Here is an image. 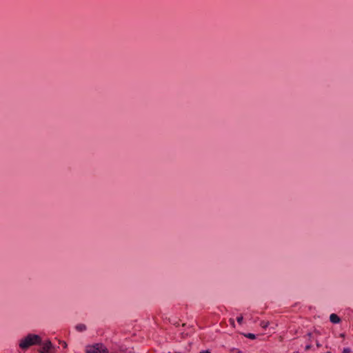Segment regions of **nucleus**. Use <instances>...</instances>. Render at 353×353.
I'll return each instance as SVG.
<instances>
[{
    "label": "nucleus",
    "instance_id": "20e7f679",
    "mask_svg": "<svg viewBox=\"0 0 353 353\" xmlns=\"http://www.w3.org/2000/svg\"><path fill=\"white\" fill-rule=\"evenodd\" d=\"M50 346H51L50 342L45 343L42 347L41 353H47L49 351Z\"/></svg>",
    "mask_w": 353,
    "mask_h": 353
},
{
    "label": "nucleus",
    "instance_id": "f03ea898",
    "mask_svg": "<svg viewBox=\"0 0 353 353\" xmlns=\"http://www.w3.org/2000/svg\"><path fill=\"white\" fill-rule=\"evenodd\" d=\"M86 353H108V350L102 343H95L86 346Z\"/></svg>",
    "mask_w": 353,
    "mask_h": 353
},
{
    "label": "nucleus",
    "instance_id": "423d86ee",
    "mask_svg": "<svg viewBox=\"0 0 353 353\" xmlns=\"http://www.w3.org/2000/svg\"><path fill=\"white\" fill-rule=\"evenodd\" d=\"M269 325V322L268 321H262L261 323H260V326L261 327H263V329H265L268 327Z\"/></svg>",
    "mask_w": 353,
    "mask_h": 353
},
{
    "label": "nucleus",
    "instance_id": "7ed1b4c3",
    "mask_svg": "<svg viewBox=\"0 0 353 353\" xmlns=\"http://www.w3.org/2000/svg\"><path fill=\"white\" fill-rule=\"evenodd\" d=\"M330 320L333 323H338L340 322V318L336 314H332L330 316Z\"/></svg>",
    "mask_w": 353,
    "mask_h": 353
},
{
    "label": "nucleus",
    "instance_id": "9b49d317",
    "mask_svg": "<svg viewBox=\"0 0 353 353\" xmlns=\"http://www.w3.org/2000/svg\"><path fill=\"white\" fill-rule=\"evenodd\" d=\"M200 353H210V352L209 351L206 350V351H202Z\"/></svg>",
    "mask_w": 353,
    "mask_h": 353
},
{
    "label": "nucleus",
    "instance_id": "9d476101",
    "mask_svg": "<svg viewBox=\"0 0 353 353\" xmlns=\"http://www.w3.org/2000/svg\"><path fill=\"white\" fill-rule=\"evenodd\" d=\"M231 324L234 326V321L232 319H230Z\"/></svg>",
    "mask_w": 353,
    "mask_h": 353
},
{
    "label": "nucleus",
    "instance_id": "39448f33",
    "mask_svg": "<svg viewBox=\"0 0 353 353\" xmlns=\"http://www.w3.org/2000/svg\"><path fill=\"white\" fill-rule=\"evenodd\" d=\"M76 329L79 332H83L85 330L86 327L84 324H79L76 326Z\"/></svg>",
    "mask_w": 353,
    "mask_h": 353
},
{
    "label": "nucleus",
    "instance_id": "f257e3e1",
    "mask_svg": "<svg viewBox=\"0 0 353 353\" xmlns=\"http://www.w3.org/2000/svg\"><path fill=\"white\" fill-rule=\"evenodd\" d=\"M40 342L41 338L39 336L36 334H28L21 341L19 346L21 349L26 350L31 345L38 344Z\"/></svg>",
    "mask_w": 353,
    "mask_h": 353
},
{
    "label": "nucleus",
    "instance_id": "1a4fd4ad",
    "mask_svg": "<svg viewBox=\"0 0 353 353\" xmlns=\"http://www.w3.org/2000/svg\"><path fill=\"white\" fill-rule=\"evenodd\" d=\"M343 353H351V350L349 347L344 348Z\"/></svg>",
    "mask_w": 353,
    "mask_h": 353
},
{
    "label": "nucleus",
    "instance_id": "0eeeda50",
    "mask_svg": "<svg viewBox=\"0 0 353 353\" xmlns=\"http://www.w3.org/2000/svg\"><path fill=\"white\" fill-rule=\"evenodd\" d=\"M245 337H247L248 339H256V336L254 334H252V333H248V334H245Z\"/></svg>",
    "mask_w": 353,
    "mask_h": 353
},
{
    "label": "nucleus",
    "instance_id": "6e6552de",
    "mask_svg": "<svg viewBox=\"0 0 353 353\" xmlns=\"http://www.w3.org/2000/svg\"><path fill=\"white\" fill-rule=\"evenodd\" d=\"M243 316H239L236 318V321L239 324H241L243 322Z\"/></svg>",
    "mask_w": 353,
    "mask_h": 353
}]
</instances>
